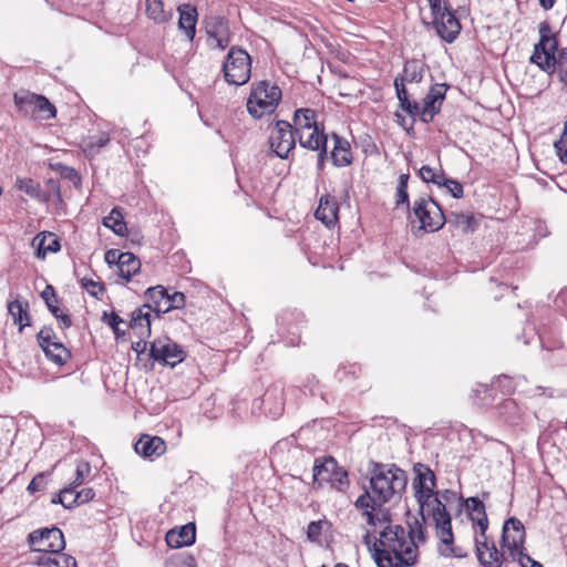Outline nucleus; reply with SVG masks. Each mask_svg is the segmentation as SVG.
<instances>
[{
    "label": "nucleus",
    "instance_id": "f257e3e1",
    "mask_svg": "<svg viewBox=\"0 0 567 567\" xmlns=\"http://www.w3.org/2000/svg\"><path fill=\"white\" fill-rule=\"evenodd\" d=\"M370 486L354 502V506L374 527L378 524L390 523L391 515L384 505L394 496L401 495L408 484L406 473L395 464L370 463Z\"/></svg>",
    "mask_w": 567,
    "mask_h": 567
},
{
    "label": "nucleus",
    "instance_id": "f03ea898",
    "mask_svg": "<svg viewBox=\"0 0 567 567\" xmlns=\"http://www.w3.org/2000/svg\"><path fill=\"white\" fill-rule=\"evenodd\" d=\"M416 477L413 481V488L415 491V498L421 507L422 518L424 519L423 511L427 506L431 508L432 518L435 525V534L440 539L439 551L445 557L464 558L467 553L461 547H454V534L452 530V518L446 511V506L442 498L433 497V488L435 487V475L426 466L421 464L414 467Z\"/></svg>",
    "mask_w": 567,
    "mask_h": 567
},
{
    "label": "nucleus",
    "instance_id": "7ed1b4c3",
    "mask_svg": "<svg viewBox=\"0 0 567 567\" xmlns=\"http://www.w3.org/2000/svg\"><path fill=\"white\" fill-rule=\"evenodd\" d=\"M417 545L408 540L400 525H388L380 538H374L373 558L378 567H409L416 560Z\"/></svg>",
    "mask_w": 567,
    "mask_h": 567
},
{
    "label": "nucleus",
    "instance_id": "20e7f679",
    "mask_svg": "<svg viewBox=\"0 0 567 567\" xmlns=\"http://www.w3.org/2000/svg\"><path fill=\"white\" fill-rule=\"evenodd\" d=\"M558 41L551 32L548 22L543 21L539 23V41L535 44L530 62L536 64L542 71L553 73L556 65L559 69L561 81L567 79V48L559 51L558 56Z\"/></svg>",
    "mask_w": 567,
    "mask_h": 567
},
{
    "label": "nucleus",
    "instance_id": "39448f33",
    "mask_svg": "<svg viewBox=\"0 0 567 567\" xmlns=\"http://www.w3.org/2000/svg\"><path fill=\"white\" fill-rule=\"evenodd\" d=\"M281 100V90L278 85L268 81H260L251 90L247 101V110L255 118H260L265 114L274 112Z\"/></svg>",
    "mask_w": 567,
    "mask_h": 567
},
{
    "label": "nucleus",
    "instance_id": "423d86ee",
    "mask_svg": "<svg viewBox=\"0 0 567 567\" xmlns=\"http://www.w3.org/2000/svg\"><path fill=\"white\" fill-rule=\"evenodd\" d=\"M225 81L230 85L246 84L251 74L250 55L238 47H231L223 63Z\"/></svg>",
    "mask_w": 567,
    "mask_h": 567
},
{
    "label": "nucleus",
    "instance_id": "0eeeda50",
    "mask_svg": "<svg viewBox=\"0 0 567 567\" xmlns=\"http://www.w3.org/2000/svg\"><path fill=\"white\" fill-rule=\"evenodd\" d=\"M413 215L420 221V229L436 231L445 224V216L440 205L431 197H419L413 203Z\"/></svg>",
    "mask_w": 567,
    "mask_h": 567
},
{
    "label": "nucleus",
    "instance_id": "6e6552de",
    "mask_svg": "<svg viewBox=\"0 0 567 567\" xmlns=\"http://www.w3.org/2000/svg\"><path fill=\"white\" fill-rule=\"evenodd\" d=\"M28 543L31 550L41 554H54L63 551L65 548V540L63 533L58 527H44L33 530L28 536Z\"/></svg>",
    "mask_w": 567,
    "mask_h": 567
},
{
    "label": "nucleus",
    "instance_id": "1a4fd4ad",
    "mask_svg": "<svg viewBox=\"0 0 567 567\" xmlns=\"http://www.w3.org/2000/svg\"><path fill=\"white\" fill-rule=\"evenodd\" d=\"M14 103L24 115L37 116L41 120L53 118L56 114L54 105L45 96L35 93H17Z\"/></svg>",
    "mask_w": 567,
    "mask_h": 567
},
{
    "label": "nucleus",
    "instance_id": "9d476101",
    "mask_svg": "<svg viewBox=\"0 0 567 567\" xmlns=\"http://www.w3.org/2000/svg\"><path fill=\"white\" fill-rule=\"evenodd\" d=\"M296 138L292 125L287 121L279 120L271 128L268 142L270 150L278 157L286 159L296 146Z\"/></svg>",
    "mask_w": 567,
    "mask_h": 567
},
{
    "label": "nucleus",
    "instance_id": "9b49d317",
    "mask_svg": "<svg viewBox=\"0 0 567 567\" xmlns=\"http://www.w3.org/2000/svg\"><path fill=\"white\" fill-rule=\"evenodd\" d=\"M38 342L47 358L59 365H63L71 358L70 350L56 340V336L50 327H43L39 331Z\"/></svg>",
    "mask_w": 567,
    "mask_h": 567
},
{
    "label": "nucleus",
    "instance_id": "f8f14e48",
    "mask_svg": "<svg viewBox=\"0 0 567 567\" xmlns=\"http://www.w3.org/2000/svg\"><path fill=\"white\" fill-rule=\"evenodd\" d=\"M150 357L154 361L175 367L185 359L184 350L168 338L156 339L150 346Z\"/></svg>",
    "mask_w": 567,
    "mask_h": 567
},
{
    "label": "nucleus",
    "instance_id": "ddd939ff",
    "mask_svg": "<svg viewBox=\"0 0 567 567\" xmlns=\"http://www.w3.org/2000/svg\"><path fill=\"white\" fill-rule=\"evenodd\" d=\"M524 539L525 528L522 522L515 517L508 518L503 526L502 544L513 560L523 551Z\"/></svg>",
    "mask_w": 567,
    "mask_h": 567
},
{
    "label": "nucleus",
    "instance_id": "4468645a",
    "mask_svg": "<svg viewBox=\"0 0 567 567\" xmlns=\"http://www.w3.org/2000/svg\"><path fill=\"white\" fill-rule=\"evenodd\" d=\"M431 22H425L426 28H434L436 34L447 43L455 41L461 32V23L453 13L452 9L432 17Z\"/></svg>",
    "mask_w": 567,
    "mask_h": 567
},
{
    "label": "nucleus",
    "instance_id": "2eb2a0df",
    "mask_svg": "<svg viewBox=\"0 0 567 567\" xmlns=\"http://www.w3.org/2000/svg\"><path fill=\"white\" fill-rule=\"evenodd\" d=\"M475 550L480 564L483 567H501L503 561L507 559L501 553L493 540H488L486 533L484 536L478 534L475 537Z\"/></svg>",
    "mask_w": 567,
    "mask_h": 567
},
{
    "label": "nucleus",
    "instance_id": "dca6fc26",
    "mask_svg": "<svg viewBox=\"0 0 567 567\" xmlns=\"http://www.w3.org/2000/svg\"><path fill=\"white\" fill-rule=\"evenodd\" d=\"M470 518L475 526L478 527L480 534H484L488 529V518L484 503L478 497H468L464 501Z\"/></svg>",
    "mask_w": 567,
    "mask_h": 567
},
{
    "label": "nucleus",
    "instance_id": "f3484780",
    "mask_svg": "<svg viewBox=\"0 0 567 567\" xmlns=\"http://www.w3.org/2000/svg\"><path fill=\"white\" fill-rule=\"evenodd\" d=\"M339 205L334 197L323 195L320 197L319 206L316 209L315 216L318 220L322 221L326 226L331 227L338 221Z\"/></svg>",
    "mask_w": 567,
    "mask_h": 567
},
{
    "label": "nucleus",
    "instance_id": "a211bd4d",
    "mask_svg": "<svg viewBox=\"0 0 567 567\" xmlns=\"http://www.w3.org/2000/svg\"><path fill=\"white\" fill-rule=\"evenodd\" d=\"M31 563L39 567H78L76 559L62 551L35 555Z\"/></svg>",
    "mask_w": 567,
    "mask_h": 567
},
{
    "label": "nucleus",
    "instance_id": "6ab92c4d",
    "mask_svg": "<svg viewBox=\"0 0 567 567\" xmlns=\"http://www.w3.org/2000/svg\"><path fill=\"white\" fill-rule=\"evenodd\" d=\"M134 447L135 452L144 457L161 456L166 450L163 439L146 434L140 437Z\"/></svg>",
    "mask_w": 567,
    "mask_h": 567
},
{
    "label": "nucleus",
    "instance_id": "aec40b11",
    "mask_svg": "<svg viewBox=\"0 0 567 567\" xmlns=\"http://www.w3.org/2000/svg\"><path fill=\"white\" fill-rule=\"evenodd\" d=\"M166 543L172 548H181L183 546H189L195 543L196 539V527L195 524L188 523L184 525L179 530H169L166 534Z\"/></svg>",
    "mask_w": 567,
    "mask_h": 567
},
{
    "label": "nucleus",
    "instance_id": "412c9836",
    "mask_svg": "<svg viewBox=\"0 0 567 567\" xmlns=\"http://www.w3.org/2000/svg\"><path fill=\"white\" fill-rule=\"evenodd\" d=\"M317 113L312 109L301 107L297 109L293 113L292 130L296 134L308 133V131L320 127L321 125L316 120Z\"/></svg>",
    "mask_w": 567,
    "mask_h": 567
},
{
    "label": "nucleus",
    "instance_id": "4be33fe9",
    "mask_svg": "<svg viewBox=\"0 0 567 567\" xmlns=\"http://www.w3.org/2000/svg\"><path fill=\"white\" fill-rule=\"evenodd\" d=\"M178 28L186 33L189 41H193L196 33L197 10L190 4H183L178 7Z\"/></svg>",
    "mask_w": 567,
    "mask_h": 567
},
{
    "label": "nucleus",
    "instance_id": "5701e85b",
    "mask_svg": "<svg viewBox=\"0 0 567 567\" xmlns=\"http://www.w3.org/2000/svg\"><path fill=\"white\" fill-rule=\"evenodd\" d=\"M301 147L310 151H319L327 147V135L323 133V126L315 127L308 133L296 134Z\"/></svg>",
    "mask_w": 567,
    "mask_h": 567
},
{
    "label": "nucleus",
    "instance_id": "b1692460",
    "mask_svg": "<svg viewBox=\"0 0 567 567\" xmlns=\"http://www.w3.org/2000/svg\"><path fill=\"white\" fill-rule=\"evenodd\" d=\"M334 147L331 152V158L336 166L343 167L352 162L351 148L348 141L337 134H333Z\"/></svg>",
    "mask_w": 567,
    "mask_h": 567
},
{
    "label": "nucleus",
    "instance_id": "393cba45",
    "mask_svg": "<svg viewBox=\"0 0 567 567\" xmlns=\"http://www.w3.org/2000/svg\"><path fill=\"white\" fill-rule=\"evenodd\" d=\"M337 470V462L333 457H326L322 462L316 460L313 465V481L321 484L322 482H331L332 473Z\"/></svg>",
    "mask_w": 567,
    "mask_h": 567
},
{
    "label": "nucleus",
    "instance_id": "a878e982",
    "mask_svg": "<svg viewBox=\"0 0 567 567\" xmlns=\"http://www.w3.org/2000/svg\"><path fill=\"white\" fill-rule=\"evenodd\" d=\"M118 275L130 281V279L136 275L141 269V261L132 252H124V257L117 265Z\"/></svg>",
    "mask_w": 567,
    "mask_h": 567
},
{
    "label": "nucleus",
    "instance_id": "bb28decb",
    "mask_svg": "<svg viewBox=\"0 0 567 567\" xmlns=\"http://www.w3.org/2000/svg\"><path fill=\"white\" fill-rule=\"evenodd\" d=\"M34 240H38L37 256L39 258H44L48 252H56L60 250L58 237L52 233L38 235Z\"/></svg>",
    "mask_w": 567,
    "mask_h": 567
},
{
    "label": "nucleus",
    "instance_id": "cd10ccee",
    "mask_svg": "<svg viewBox=\"0 0 567 567\" xmlns=\"http://www.w3.org/2000/svg\"><path fill=\"white\" fill-rule=\"evenodd\" d=\"M8 311L16 324H19V330L22 331L25 326H29L30 315L28 313V305H23L19 300H13L8 305Z\"/></svg>",
    "mask_w": 567,
    "mask_h": 567
},
{
    "label": "nucleus",
    "instance_id": "c85d7f7f",
    "mask_svg": "<svg viewBox=\"0 0 567 567\" xmlns=\"http://www.w3.org/2000/svg\"><path fill=\"white\" fill-rule=\"evenodd\" d=\"M145 4L147 17L156 23H165L172 18V12L164 10L162 0H146Z\"/></svg>",
    "mask_w": 567,
    "mask_h": 567
},
{
    "label": "nucleus",
    "instance_id": "c756f323",
    "mask_svg": "<svg viewBox=\"0 0 567 567\" xmlns=\"http://www.w3.org/2000/svg\"><path fill=\"white\" fill-rule=\"evenodd\" d=\"M445 223L465 234L475 229L473 216L462 213H452L449 217H445Z\"/></svg>",
    "mask_w": 567,
    "mask_h": 567
},
{
    "label": "nucleus",
    "instance_id": "7c9ffc66",
    "mask_svg": "<svg viewBox=\"0 0 567 567\" xmlns=\"http://www.w3.org/2000/svg\"><path fill=\"white\" fill-rule=\"evenodd\" d=\"M103 225L111 228L116 235L124 236L127 231L126 223L121 210L115 207L103 218Z\"/></svg>",
    "mask_w": 567,
    "mask_h": 567
},
{
    "label": "nucleus",
    "instance_id": "2f4dec72",
    "mask_svg": "<svg viewBox=\"0 0 567 567\" xmlns=\"http://www.w3.org/2000/svg\"><path fill=\"white\" fill-rule=\"evenodd\" d=\"M398 78H401L403 82L420 83L423 79V63L417 60L406 61L403 74Z\"/></svg>",
    "mask_w": 567,
    "mask_h": 567
},
{
    "label": "nucleus",
    "instance_id": "473e14b6",
    "mask_svg": "<svg viewBox=\"0 0 567 567\" xmlns=\"http://www.w3.org/2000/svg\"><path fill=\"white\" fill-rule=\"evenodd\" d=\"M151 311L152 306L144 305L142 308L136 309L132 313L131 327L136 329L138 327L146 328L150 332L151 330Z\"/></svg>",
    "mask_w": 567,
    "mask_h": 567
},
{
    "label": "nucleus",
    "instance_id": "72a5a7b5",
    "mask_svg": "<svg viewBox=\"0 0 567 567\" xmlns=\"http://www.w3.org/2000/svg\"><path fill=\"white\" fill-rule=\"evenodd\" d=\"M441 104H439V101L431 97L430 95H425L423 99V105H420V117L421 121L424 123H430L434 116L440 112Z\"/></svg>",
    "mask_w": 567,
    "mask_h": 567
},
{
    "label": "nucleus",
    "instance_id": "f704fd0d",
    "mask_svg": "<svg viewBox=\"0 0 567 567\" xmlns=\"http://www.w3.org/2000/svg\"><path fill=\"white\" fill-rule=\"evenodd\" d=\"M167 293V290L161 285L151 287L146 291V297L153 302L152 310L158 315L161 313L159 309H163L165 306Z\"/></svg>",
    "mask_w": 567,
    "mask_h": 567
},
{
    "label": "nucleus",
    "instance_id": "c9c22d12",
    "mask_svg": "<svg viewBox=\"0 0 567 567\" xmlns=\"http://www.w3.org/2000/svg\"><path fill=\"white\" fill-rule=\"evenodd\" d=\"M16 186L32 198L44 199L40 184L31 178L18 177Z\"/></svg>",
    "mask_w": 567,
    "mask_h": 567
},
{
    "label": "nucleus",
    "instance_id": "e433bc0d",
    "mask_svg": "<svg viewBox=\"0 0 567 567\" xmlns=\"http://www.w3.org/2000/svg\"><path fill=\"white\" fill-rule=\"evenodd\" d=\"M419 176L425 183H433L440 186L441 183H444L445 174L442 169L435 171L434 168L424 165L419 169Z\"/></svg>",
    "mask_w": 567,
    "mask_h": 567
},
{
    "label": "nucleus",
    "instance_id": "4c0bfd02",
    "mask_svg": "<svg viewBox=\"0 0 567 567\" xmlns=\"http://www.w3.org/2000/svg\"><path fill=\"white\" fill-rule=\"evenodd\" d=\"M75 495L76 487L69 485L60 491L59 503L66 509L73 508L74 506H78Z\"/></svg>",
    "mask_w": 567,
    "mask_h": 567
},
{
    "label": "nucleus",
    "instance_id": "58836bf2",
    "mask_svg": "<svg viewBox=\"0 0 567 567\" xmlns=\"http://www.w3.org/2000/svg\"><path fill=\"white\" fill-rule=\"evenodd\" d=\"M185 305V296L183 292H174L172 295L167 293L165 306L163 309H159V312L166 313L173 309H181Z\"/></svg>",
    "mask_w": 567,
    "mask_h": 567
},
{
    "label": "nucleus",
    "instance_id": "ea45409f",
    "mask_svg": "<svg viewBox=\"0 0 567 567\" xmlns=\"http://www.w3.org/2000/svg\"><path fill=\"white\" fill-rule=\"evenodd\" d=\"M217 33H220V34H227L228 33L227 22H226V20L224 18H220V17L213 18L207 23V34H208V37L209 38H216Z\"/></svg>",
    "mask_w": 567,
    "mask_h": 567
},
{
    "label": "nucleus",
    "instance_id": "a19ab883",
    "mask_svg": "<svg viewBox=\"0 0 567 567\" xmlns=\"http://www.w3.org/2000/svg\"><path fill=\"white\" fill-rule=\"evenodd\" d=\"M50 312L56 318L62 329L70 328L72 320L64 309H61L58 302H52L47 306Z\"/></svg>",
    "mask_w": 567,
    "mask_h": 567
},
{
    "label": "nucleus",
    "instance_id": "79ce46f5",
    "mask_svg": "<svg viewBox=\"0 0 567 567\" xmlns=\"http://www.w3.org/2000/svg\"><path fill=\"white\" fill-rule=\"evenodd\" d=\"M409 527H410V530L406 534L408 540H412L415 544H416V540L419 543H425V540H426L425 530H424L422 523L417 518H414L413 524H410Z\"/></svg>",
    "mask_w": 567,
    "mask_h": 567
},
{
    "label": "nucleus",
    "instance_id": "37998d69",
    "mask_svg": "<svg viewBox=\"0 0 567 567\" xmlns=\"http://www.w3.org/2000/svg\"><path fill=\"white\" fill-rule=\"evenodd\" d=\"M440 187H445L454 198L463 197V185L456 179L444 176V183H441Z\"/></svg>",
    "mask_w": 567,
    "mask_h": 567
},
{
    "label": "nucleus",
    "instance_id": "c03bdc74",
    "mask_svg": "<svg viewBox=\"0 0 567 567\" xmlns=\"http://www.w3.org/2000/svg\"><path fill=\"white\" fill-rule=\"evenodd\" d=\"M333 480H331L330 483H332L333 486H336L339 491H342L344 487L348 486V473L341 467L337 466V470L332 473Z\"/></svg>",
    "mask_w": 567,
    "mask_h": 567
},
{
    "label": "nucleus",
    "instance_id": "a18cd8bd",
    "mask_svg": "<svg viewBox=\"0 0 567 567\" xmlns=\"http://www.w3.org/2000/svg\"><path fill=\"white\" fill-rule=\"evenodd\" d=\"M326 524L323 520L311 522L307 528V537L311 542H320L322 526Z\"/></svg>",
    "mask_w": 567,
    "mask_h": 567
},
{
    "label": "nucleus",
    "instance_id": "49530a36",
    "mask_svg": "<svg viewBox=\"0 0 567 567\" xmlns=\"http://www.w3.org/2000/svg\"><path fill=\"white\" fill-rule=\"evenodd\" d=\"M555 148H556L557 155L559 156V159L563 163H567V121L565 124V133L563 134L560 140L555 143Z\"/></svg>",
    "mask_w": 567,
    "mask_h": 567
},
{
    "label": "nucleus",
    "instance_id": "de8ad7c7",
    "mask_svg": "<svg viewBox=\"0 0 567 567\" xmlns=\"http://www.w3.org/2000/svg\"><path fill=\"white\" fill-rule=\"evenodd\" d=\"M432 17H436L437 14L445 12L451 9V4L449 0H427Z\"/></svg>",
    "mask_w": 567,
    "mask_h": 567
},
{
    "label": "nucleus",
    "instance_id": "09e8293b",
    "mask_svg": "<svg viewBox=\"0 0 567 567\" xmlns=\"http://www.w3.org/2000/svg\"><path fill=\"white\" fill-rule=\"evenodd\" d=\"M89 472H90V465L87 463H80L76 466V471H75L76 476L70 485L78 488L80 485H82V483L84 482V477H85V475L89 474Z\"/></svg>",
    "mask_w": 567,
    "mask_h": 567
},
{
    "label": "nucleus",
    "instance_id": "8fccbe9b",
    "mask_svg": "<svg viewBox=\"0 0 567 567\" xmlns=\"http://www.w3.org/2000/svg\"><path fill=\"white\" fill-rule=\"evenodd\" d=\"M82 287L94 297H97L99 293L104 291L103 286L100 282L93 281L92 279H82Z\"/></svg>",
    "mask_w": 567,
    "mask_h": 567
},
{
    "label": "nucleus",
    "instance_id": "3c124183",
    "mask_svg": "<svg viewBox=\"0 0 567 567\" xmlns=\"http://www.w3.org/2000/svg\"><path fill=\"white\" fill-rule=\"evenodd\" d=\"M400 106L411 116L420 115V104L417 102H411L409 97L401 99Z\"/></svg>",
    "mask_w": 567,
    "mask_h": 567
},
{
    "label": "nucleus",
    "instance_id": "603ef678",
    "mask_svg": "<svg viewBox=\"0 0 567 567\" xmlns=\"http://www.w3.org/2000/svg\"><path fill=\"white\" fill-rule=\"evenodd\" d=\"M447 86L446 84H435L431 87L427 95L439 101V104H442L445 99Z\"/></svg>",
    "mask_w": 567,
    "mask_h": 567
},
{
    "label": "nucleus",
    "instance_id": "864d4df0",
    "mask_svg": "<svg viewBox=\"0 0 567 567\" xmlns=\"http://www.w3.org/2000/svg\"><path fill=\"white\" fill-rule=\"evenodd\" d=\"M94 496H95V492L93 491V488H90V487L82 488L81 491H76L75 498H76L78 506L90 502L91 499L94 498Z\"/></svg>",
    "mask_w": 567,
    "mask_h": 567
},
{
    "label": "nucleus",
    "instance_id": "5fc2aeb1",
    "mask_svg": "<svg viewBox=\"0 0 567 567\" xmlns=\"http://www.w3.org/2000/svg\"><path fill=\"white\" fill-rule=\"evenodd\" d=\"M104 321L113 329L114 333L118 337V324L122 323L123 320L115 312H112L110 315L104 313Z\"/></svg>",
    "mask_w": 567,
    "mask_h": 567
},
{
    "label": "nucleus",
    "instance_id": "6e6d98bb",
    "mask_svg": "<svg viewBox=\"0 0 567 567\" xmlns=\"http://www.w3.org/2000/svg\"><path fill=\"white\" fill-rule=\"evenodd\" d=\"M516 559L518 560V563L522 567H543L542 564L534 560L530 556H528L524 551H519V554L516 556Z\"/></svg>",
    "mask_w": 567,
    "mask_h": 567
},
{
    "label": "nucleus",
    "instance_id": "4d7b16f0",
    "mask_svg": "<svg viewBox=\"0 0 567 567\" xmlns=\"http://www.w3.org/2000/svg\"><path fill=\"white\" fill-rule=\"evenodd\" d=\"M43 488H44V475L42 473H40L32 478V481L28 485V491L31 494H33Z\"/></svg>",
    "mask_w": 567,
    "mask_h": 567
},
{
    "label": "nucleus",
    "instance_id": "13d9d810",
    "mask_svg": "<svg viewBox=\"0 0 567 567\" xmlns=\"http://www.w3.org/2000/svg\"><path fill=\"white\" fill-rule=\"evenodd\" d=\"M109 142H110L109 135L103 133V134H101L99 136L90 137V141H89L87 145L90 147H95V148L100 150L103 146H105Z\"/></svg>",
    "mask_w": 567,
    "mask_h": 567
},
{
    "label": "nucleus",
    "instance_id": "bf43d9fd",
    "mask_svg": "<svg viewBox=\"0 0 567 567\" xmlns=\"http://www.w3.org/2000/svg\"><path fill=\"white\" fill-rule=\"evenodd\" d=\"M122 257H124V252H120L118 250L116 249H110L105 252V261L109 264V265H112V264H116V266L120 264V261L122 260Z\"/></svg>",
    "mask_w": 567,
    "mask_h": 567
},
{
    "label": "nucleus",
    "instance_id": "052dcab7",
    "mask_svg": "<svg viewBox=\"0 0 567 567\" xmlns=\"http://www.w3.org/2000/svg\"><path fill=\"white\" fill-rule=\"evenodd\" d=\"M395 204H396V206L406 204V206L409 207L410 203H409V194H408L406 187H402V186L396 187Z\"/></svg>",
    "mask_w": 567,
    "mask_h": 567
},
{
    "label": "nucleus",
    "instance_id": "680f3d73",
    "mask_svg": "<svg viewBox=\"0 0 567 567\" xmlns=\"http://www.w3.org/2000/svg\"><path fill=\"white\" fill-rule=\"evenodd\" d=\"M42 299L44 300L45 305L49 306V303L58 302V298L54 291V288L51 285H48L45 289L41 293Z\"/></svg>",
    "mask_w": 567,
    "mask_h": 567
},
{
    "label": "nucleus",
    "instance_id": "e2e57ef3",
    "mask_svg": "<svg viewBox=\"0 0 567 567\" xmlns=\"http://www.w3.org/2000/svg\"><path fill=\"white\" fill-rule=\"evenodd\" d=\"M404 83L405 82H403V80L401 78L394 79V87H395V92H396V96H398L399 101H401V99L409 97Z\"/></svg>",
    "mask_w": 567,
    "mask_h": 567
},
{
    "label": "nucleus",
    "instance_id": "0e129e2a",
    "mask_svg": "<svg viewBox=\"0 0 567 567\" xmlns=\"http://www.w3.org/2000/svg\"><path fill=\"white\" fill-rule=\"evenodd\" d=\"M215 41V47H217L220 50H224L229 44V35L227 34H220L217 33L216 38H212Z\"/></svg>",
    "mask_w": 567,
    "mask_h": 567
},
{
    "label": "nucleus",
    "instance_id": "69168bd1",
    "mask_svg": "<svg viewBox=\"0 0 567 567\" xmlns=\"http://www.w3.org/2000/svg\"><path fill=\"white\" fill-rule=\"evenodd\" d=\"M317 152H318V163H317V166H318L319 169H322L323 165H324V161L327 158V147L322 148V150H319Z\"/></svg>",
    "mask_w": 567,
    "mask_h": 567
},
{
    "label": "nucleus",
    "instance_id": "338daca9",
    "mask_svg": "<svg viewBox=\"0 0 567 567\" xmlns=\"http://www.w3.org/2000/svg\"><path fill=\"white\" fill-rule=\"evenodd\" d=\"M181 567H196V561L192 556H185L181 559Z\"/></svg>",
    "mask_w": 567,
    "mask_h": 567
},
{
    "label": "nucleus",
    "instance_id": "774afa93",
    "mask_svg": "<svg viewBox=\"0 0 567 567\" xmlns=\"http://www.w3.org/2000/svg\"><path fill=\"white\" fill-rule=\"evenodd\" d=\"M147 348V342L141 340L132 344V349L138 354L144 352Z\"/></svg>",
    "mask_w": 567,
    "mask_h": 567
}]
</instances>
